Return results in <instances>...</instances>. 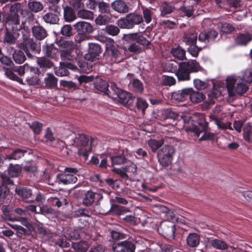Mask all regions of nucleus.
<instances>
[{"label": "nucleus", "mask_w": 252, "mask_h": 252, "mask_svg": "<svg viewBox=\"0 0 252 252\" xmlns=\"http://www.w3.org/2000/svg\"><path fill=\"white\" fill-rule=\"evenodd\" d=\"M178 69L175 74L179 81L190 80V73L201 71L202 68L195 60H189L187 62H181L178 64Z\"/></svg>", "instance_id": "obj_1"}, {"label": "nucleus", "mask_w": 252, "mask_h": 252, "mask_svg": "<svg viewBox=\"0 0 252 252\" xmlns=\"http://www.w3.org/2000/svg\"><path fill=\"white\" fill-rule=\"evenodd\" d=\"M226 87L229 97L236 95H242L248 90L246 84L241 81L237 75H231L227 76L225 79Z\"/></svg>", "instance_id": "obj_2"}, {"label": "nucleus", "mask_w": 252, "mask_h": 252, "mask_svg": "<svg viewBox=\"0 0 252 252\" xmlns=\"http://www.w3.org/2000/svg\"><path fill=\"white\" fill-rule=\"evenodd\" d=\"M197 38V34L192 31L186 32L183 37V41L186 45H189L188 52L193 57H197L199 52L202 49V44L199 42L198 45L196 44Z\"/></svg>", "instance_id": "obj_3"}, {"label": "nucleus", "mask_w": 252, "mask_h": 252, "mask_svg": "<svg viewBox=\"0 0 252 252\" xmlns=\"http://www.w3.org/2000/svg\"><path fill=\"white\" fill-rule=\"evenodd\" d=\"M39 234L44 241H52L56 245L62 248H67L70 246L69 243L64 240V239L57 236L56 234L50 231L43 227L39 226L38 228Z\"/></svg>", "instance_id": "obj_4"}, {"label": "nucleus", "mask_w": 252, "mask_h": 252, "mask_svg": "<svg viewBox=\"0 0 252 252\" xmlns=\"http://www.w3.org/2000/svg\"><path fill=\"white\" fill-rule=\"evenodd\" d=\"M70 137L73 140L72 145L83 147L78 150V153L85 157H87L89 153L92 149L91 146L89 145V137L84 134H80L75 137V134L73 133L70 135Z\"/></svg>", "instance_id": "obj_5"}, {"label": "nucleus", "mask_w": 252, "mask_h": 252, "mask_svg": "<svg viewBox=\"0 0 252 252\" xmlns=\"http://www.w3.org/2000/svg\"><path fill=\"white\" fill-rule=\"evenodd\" d=\"M143 21V18L141 15L130 13L126 15L125 18L120 19L118 25L121 28L130 29L135 25L140 24Z\"/></svg>", "instance_id": "obj_6"}, {"label": "nucleus", "mask_w": 252, "mask_h": 252, "mask_svg": "<svg viewBox=\"0 0 252 252\" xmlns=\"http://www.w3.org/2000/svg\"><path fill=\"white\" fill-rule=\"evenodd\" d=\"M175 149L172 146L165 145L158 152V161L163 167L169 165L172 162Z\"/></svg>", "instance_id": "obj_7"}, {"label": "nucleus", "mask_w": 252, "mask_h": 252, "mask_svg": "<svg viewBox=\"0 0 252 252\" xmlns=\"http://www.w3.org/2000/svg\"><path fill=\"white\" fill-rule=\"evenodd\" d=\"M110 89L116 94L119 98V101L126 106H129L132 103V95L129 92L124 91L118 87L117 85L113 82L110 83Z\"/></svg>", "instance_id": "obj_8"}, {"label": "nucleus", "mask_w": 252, "mask_h": 252, "mask_svg": "<svg viewBox=\"0 0 252 252\" xmlns=\"http://www.w3.org/2000/svg\"><path fill=\"white\" fill-rule=\"evenodd\" d=\"M78 172L76 168L66 167L63 173L57 175V179L63 185L75 183L77 181Z\"/></svg>", "instance_id": "obj_9"}, {"label": "nucleus", "mask_w": 252, "mask_h": 252, "mask_svg": "<svg viewBox=\"0 0 252 252\" xmlns=\"http://www.w3.org/2000/svg\"><path fill=\"white\" fill-rule=\"evenodd\" d=\"M105 56L111 61V63H118L123 60L122 54L118 48L110 43L105 44Z\"/></svg>", "instance_id": "obj_10"}, {"label": "nucleus", "mask_w": 252, "mask_h": 252, "mask_svg": "<svg viewBox=\"0 0 252 252\" xmlns=\"http://www.w3.org/2000/svg\"><path fill=\"white\" fill-rule=\"evenodd\" d=\"M3 20L6 26L8 25L14 31L21 29L20 18L17 13L7 12L3 15Z\"/></svg>", "instance_id": "obj_11"}, {"label": "nucleus", "mask_w": 252, "mask_h": 252, "mask_svg": "<svg viewBox=\"0 0 252 252\" xmlns=\"http://www.w3.org/2000/svg\"><path fill=\"white\" fill-rule=\"evenodd\" d=\"M63 48L61 51V58L63 61H72L74 57L72 51L74 48V44L72 41H66L63 43Z\"/></svg>", "instance_id": "obj_12"}, {"label": "nucleus", "mask_w": 252, "mask_h": 252, "mask_svg": "<svg viewBox=\"0 0 252 252\" xmlns=\"http://www.w3.org/2000/svg\"><path fill=\"white\" fill-rule=\"evenodd\" d=\"M218 36V32L213 30L207 32H201L198 36L199 42L202 44V49L205 48L207 43L213 41Z\"/></svg>", "instance_id": "obj_13"}, {"label": "nucleus", "mask_w": 252, "mask_h": 252, "mask_svg": "<svg viewBox=\"0 0 252 252\" xmlns=\"http://www.w3.org/2000/svg\"><path fill=\"white\" fill-rule=\"evenodd\" d=\"M135 246L130 241H124L113 245V252H134Z\"/></svg>", "instance_id": "obj_14"}, {"label": "nucleus", "mask_w": 252, "mask_h": 252, "mask_svg": "<svg viewBox=\"0 0 252 252\" xmlns=\"http://www.w3.org/2000/svg\"><path fill=\"white\" fill-rule=\"evenodd\" d=\"M23 49L28 56H31V52L38 51L39 50L38 45L34 42L31 38L28 37L23 34V43L22 45Z\"/></svg>", "instance_id": "obj_15"}, {"label": "nucleus", "mask_w": 252, "mask_h": 252, "mask_svg": "<svg viewBox=\"0 0 252 252\" xmlns=\"http://www.w3.org/2000/svg\"><path fill=\"white\" fill-rule=\"evenodd\" d=\"M209 118L211 121L213 122L217 125L219 129L225 130L227 129L232 130L231 123L229 122L225 121L222 117H218L215 114H210Z\"/></svg>", "instance_id": "obj_16"}, {"label": "nucleus", "mask_w": 252, "mask_h": 252, "mask_svg": "<svg viewBox=\"0 0 252 252\" xmlns=\"http://www.w3.org/2000/svg\"><path fill=\"white\" fill-rule=\"evenodd\" d=\"M75 31L78 33L87 34L93 32L94 28L89 23L85 21H80L74 25Z\"/></svg>", "instance_id": "obj_17"}, {"label": "nucleus", "mask_w": 252, "mask_h": 252, "mask_svg": "<svg viewBox=\"0 0 252 252\" xmlns=\"http://www.w3.org/2000/svg\"><path fill=\"white\" fill-rule=\"evenodd\" d=\"M13 70L17 73L20 76H23L25 73H33L35 74H39L40 71L37 67H34L29 65L27 63L24 64L22 66H14L12 68Z\"/></svg>", "instance_id": "obj_18"}, {"label": "nucleus", "mask_w": 252, "mask_h": 252, "mask_svg": "<svg viewBox=\"0 0 252 252\" xmlns=\"http://www.w3.org/2000/svg\"><path fill=\"white\" fill-rule=\"evenodd\" d=\"M52 10H54L56 14L52 12H49L45 14L43 16V20L47 23L51 24H55L57 23L59 21V17L58 14H60L61 11L60 8L58 6H53Z\"/></svg>", "instance_id": "obj_19"}, {"label": "nucleus", "mask_w": 252, "mask_h": 252, "mask_svg": "<svg viewBox=\"0 0 252 252\" xmlns=\"http://www.w3.org/2000/svg\"><path fill=\"white\" fill-rule=\"evenodd\" d=\"M111 205L110 208L108 210L106 214L113 213L116 215H121L128 211V209L125 207L119 206L115 204V200L113 198L110 200Z\"/></svg>", "instance_id": "obj_20"}, {"label": "nucleus", "mask_w": 252, "mask_h": 252, "mask_svg": "<svg viewBox=\"0 0 252 252\" xmlns=\"http://www.w3.org/2000/svg\"><path fill=\"white\" fill-rule=\"evenodd\" d=\"M111 6L112 8L120 13H126L128 11V6L126 3L122 0H116L113 1Z\"/></svg>", "instance_id": "obj_21"}, {"label": "nucleus", "mask_w": 252, "mask_h": 252, "mask_svg": "<svg viewBox=\"0 0 252 252\" xmlns=\"http://www.w3.org/2000/svg\"><path fill=\"white\" fill-rule=\"evenodd\" d=\"M189 92L188 93V97H189L191 101L193 103H199L203 101L205 98V95L202 93L195 91L191 88H188Z\"/></svg>", "instance_id": "obj_22"}, {"label": "nucleus", "mask_w": 252, "mask_h": 252, "mask_svg": "<svg viewBox=\"0 0 252 252\" xmlns=\"http://www.w3.org/2000/svg\"><path fill=\"white\" fill-rule=\"evenodd\" d=\"M180 1L181 4L179 7H177V9L180 10L185 16L188 17H193L194 9L193 5H185L186 0H180Z\"/></svg>", "instance_id": "obj_23"}, {"label": "nucleus", "mask_w": 252, "mask_h": 252, "mask_svg": "<svg viewBox=\"0 0 252 252\" xmlns=\"http://www.w3.org/2000/svg\"><path fill=\"white\" fill-rule=\"evenodd\" d=\"M200 236L196 233H189L186 238V244L190 248H196L199 244Z\"/></svg>", "instance_id": "obj_24"}, {"label": "nucleus", "mask_w": 252, "mask_h": 252, "mask_svg": "<svg viewBox=\"0 0 252 252\" xmlns=\"http://www.w3.org/2000/svg\"><path fill=\"white\" fill-rule=\"evenodd\" d=\"M33 36L36 39L41 40L45 38L47 35L46 31L41 26H34L32 28Z\"/></svg>", "instance_id": "obj_25"}, {"label": "nucleus", "mask_w": 252, "mask_h": 252, "mask_svg": "<svg viewBox=\"0 0 252 252\" xmlns=\"http://www.w3.org/2000/svg\"><path fill=\"white\" fill-rule=\"evenodd\" d=\"M32 153L31 149L25 150L17 149L14 150L11 155L6 156L7 158L9 159H18L25 155H30Z\"/></svg>", "instance_id": "obj_26"}, {"label": "nucleus", "mask_w": 252, "mask_h": 252, "mask_svg": "<svg viewBox=\"0 0 252 252\" xmlns=\"http://www.w3.org/2000/svg\"><path fill=\"white\" fill-rule=\"evenodd\" d=\"M72 65L69 63L60 62V65L59 68H55V73L57 76H65L69 74L68 68H72Z\"/></svg>", "instance_id": "obj_27"}, {"label": "nucleus", "mask_w": 252, "mask_h": 252, "mask_svg": "<svg viewBox=\"0 0 252 252\" xmlns=\"http://www.w3.org/2000/svg\"><path fill=\"white\" fill-rule=\"evenodd\" d=\"M208 242L213 248L216 249L224 251L228 249V245L221 239L210 238Z\"/></svg>", "instance_id": "obj_28"}, {"label": "nucleus", "mask_w": 252, "mask_h": 252, "mask_svg": "<svg viewBox=\"0 0 252 252\" xmlns=\"http://www.w3.org/2000/svg\"><path fill=\"white\" fill-rule=\"evenodd\" d=\"M252 39V35L248 33L238 35L235 39V43L240 46L247 45Z\"/></svg>", "instance_id": "obj_29"}, {"label": "nucleus", "mask_w": 252, "mask_h": 252, "mask_svg": "<svg viewBox=\"0 0 252 252\" xmlns=\"http://www.w3.org/2000/svg\"><path fill=\"white\" fill-rule=\"evenodd\" d=\"M241 81L244 82L249 88V85L252 83V69H248L241 72V74L237 75Z\"/></svg>", "instance_id": "obj_30"}, {"label": "nucleus", "mask_w": 252, "mask_h": 252, "mask_svg": "<svg viewBox=\"0 0 252 252\" xmlns=\"http://www.w3.org/2000/svg\"><path fill=\"white\" fill-rule=\"evenodd\" d=\"M189 90L188 88H185L174 92L171 94V98L177 101H183L188 98L187 92H189Z\"/></svg>", "instance_id": "obj_31"}, {"label": "nucleus", "mask_w": 252, "mask_h": 252, "mask_svg": "<svg viewBox=\"0 0 252 252\" xmlns=\"http://www.w3.org/2000/svg\"><path fill=\"white\" fill-rule=\"evenodd\" d=\"M42 49L45 55L52 58H56L59 52L58 49L53 44H46L43 46Z\"/></svg>", "instance_id": "obj_32"}, {"label": "nucleus", "mask_w": 252, "mask_h": 252, "mask_svg": "<svg viewBox=\"0 0 252 252\" xmlns=\"http://www.w3.org/2000/svg\"><path fill=\"white\" fill-rule=\"evenodd\" d=\"M84 235L85 234L82 228H77L73 232H66L64 234V237L67 239L72 241L81 239L84 237Z\"/></svg>", "instance_id": "obj_33"}, {"label": "nucleus", "mask_w": 252, "mask_h": 252, "mask_svg": "<svg viewBox=\"0 0 252 252\" xmlns=\"http://www.w3.org/2000/svg\"><path fill=\"white\" fill-rule=\"evenodd\" d=\"M89 53L93 59H97L101 53V48L97 44L88 43Z\"/></svg>", "instance_id": "obj_34"}, {"label": "nucleus", "mask_w": 252, "mask_h": 252, "mask_svg": "<svg viewBox=\"0 0 252 252\" xmlns=\"http://www.w3.org/2000/svg\"><path fill=\"white\" fill-rule=\"evenodd\" d=\"M16 193L22 198L25 199H28L27 202L33 201V198H32V192L30 189L22 188L17 189H15Z\"/></svg>", "instance_id": "obj_35"}, {"label": "nucleus", "mask_w": 252, "mask_h": 252, "mask_svg": "<svg viewBox=\"0 0 252 252\" xmlns=\"http://www.w3.org/2000/svg\"><path fill=\"white\" fill-rule=\"evenodd\" d=\"M170 53L175 59L178 60H184L186 59L185 50L180 46L172 48Z\"/></svg>", "instance_id": "obj_36"}, {"label": "nucleus", "mask_w": 252, "mask_h": 252, "mask_svg": "<svg viewBox=\"0 0 252 252\" xmlns=\"http://www.w3.org/2000/svg\"><path fill=\"white\" fill-rule=\"evenodd\" d=\"M72 247L76 252H86L89 244L86 241L73 243Z\"/></svg>", "instance_id": "obj_37"}, {"label": "nucleus", "mask_w": 252, "mask_h": 252, "mask_svg": "<svg viewBox=\"0 0 252 252\" xmlns=\"http://www.w3.org/2000/svg\"><path fill=\"white\" fill-rule=\"evenodd\" d=\"M64 18L65 21L70 22L75 20L76 16L73 10L70 7L66 6L63 8Z\"/></svg>", "instance_id": "obj_38"}, {"label": "nucleus", "mask_w": 252, "mask_h": 252, "mask_svg": "<svg viewBox=\"0 0 252 252\" xmlns=\"http://www.w3.org/2000/svg\"><path fill=\"white\" fill-rule=\"evenodd\" d=\"M46 86L49 88L55 87L57 85V79L52 73H47L44 78Z\"/></svg>", "instance_id": "obj_39"}, {"label": "nucleus", "mask_w": 252, "mask_h": 252, "mask_svg": "<svg viewBox=\"0 0 252 252\" xmlns=\"http://www.w3.org/2000/svg\"><path fill=\"white\" fill-rule=\"evenodd\" d=\"M37 63L39 68L42 69V71L50 68L53 65V63L49 59L46 58H40L38 59L37 60Z\"/></svg>", "instance_id": "obj_40"}, {"label": "nucleus", "mask_w": 252, "mask_h": 252, "mask_svg": "<svg viewBox=\"0 0 252 252\" xmlns=\"http://www.w3.org/2000/svg\"><path fill=\"white\" fill-rule=\"evenodd\" d=\"M28 8L32 12L37 13L43 9V4L38 1L30 0L28 3Z\"/></svg>", "instance_id": "obj_41"}, {"label": "nucleus", "mask_w": 252, "mask_h": 252, "mask_svg": "<svg viewBox=\"0 0 252 252\" xmlns=\"http://www.w3.org/2000/svg\"><path fill=\"white\" fill-rule=\"evenodd\" d=\"M111 165H121L126 163L127 160L123 155L111 156L110 157Z\"/></svg>", "instance_id": "obj_42"}, {"label": "nucleus", "mask_w": 252, "mask_h": 252, "mask_svg": "<svg viewBox=\"0 0 252 252\" xmlns=\"http://www.w3.org/2000/svg\"><path fill=\"white\" fill-rule=\"evenodd\" d=\"M110 82L109 84L104 80H100L95 83V86L97 90L98 91L103 92L104 94L109 95V92L110 91L108 89V87L110 88Z\"/></svg>", "instance_id": "obj_43"}, {"label": "nucleus", "mask_w": 252, "mask_h": 252, "mask_svg": "<svg viewBox=\"0 0 252 252\" xmlns=\"http://www.w3.org/2000/svg\"><path fill=\"white\" fill-rule=\"evenodd\" d=\"M208 123L205 121L200 122L198 126H193V132L197 136H199L201 133L204 132L208 127Z\"/></svg>", "instance_id": "obj_44"}, {"label": "nucleus", "mask_w": 252, "mask_h": 252, "mask_svg": "<svg viewBox=\"0 0 252 252\" xmlns=\"http://www.w3.org/2000/svg\"><path fill=\"white\" fill-rule=\"evenodd\" d=\"M79 9L77 11V16L78 17L84 19H92L94 18V13L93 12L82 8Z\"/></svg>", "instance_id": "obj_45"}, {"label": "nucleus", "mask_w": 252, "mask_h": 252, "mask_svg": "<svg viewBox=\"0 0 252 252\" xmlns=\"http://www.w3.org/2000/svg\"><path fill=\"white\" fill-rule=\"evenodd\" d=\"M13 58L16 63L21 64L24 62L26 57L22 51L16 50L13 54Z\"/></svg>", "instance_id": "obj_46"}, {"label": "nucleus", "mask_w": 252, "mask_h": 252, "mask_svg": "<svg viewBox=\"0 0 252 252\" xmlns=\"http://www.w3.org/2000/svg\"><path fill=\"white\" fill-rule=\"evenodd\" d=\"M175 9V7L172 3L164 2L160 8L161 15H165L170 14L172 13Z\"/></svg>", "instance_id": "obj_47"}, {"label": "nucleus", "mask_w": 252, "mask_h": 252, "mask_svg": "<svg viewBox=\"0 0 252 252\" xmlns=\"http://www.w3.org/2000/svg\"><path fill=\"white\" fill-rule=\"evenodd\" d=\"M94 192L92 190L88 191L85 194L83 202L84 204L89 206L94 202Z\"/></svg>", "instance_id": "obj_48"}, {"label": "nucleus", "mask_w": 252, "mask_h": 252, "mask_svg": "<svg viewBox=\"0 0 252 252\" xmlns=\"http://www.w3.org/2000/svg\"><path fill=\"white\" fill-rule=\"evenodd\" d=\"M130 87H132L134 90L137 92L141 93L143 91L142 83L137 79H133L129 83Z\"/></svg>", "instance_id": "obj_49"}, {"label": "nucleus", "mask_w": 252, "mask_h": 252, "mask_svg": "<svg viewBox=\"0 0 252 252\" xmlns=\"http://www.w3.org/2000/svg\"><path fill=\"white\" fill-rule=\"evenodd\" d=\"M136 106L138 110L142 111V113H144L146 109L148 106V103L145 99L140 97H138L137 98Z\"/></svg>", "instance_id": "obj_50"}, {"label": "nucleus", "mask_w": 252, "mask_h": 252, "mask_svg": "<svg viewBox=\"0 0 252 252\" xmlns=\"http://www.w3.org/2000/svg\"><path fill=\"white\" fill-rule=\"evenodd\" d=\"M148 144L152 151L155 152L163 144V140L162 139L159 140L150 139L148 141Z\"/></svg>", "instance_id": "obj_51"}, {"label": "nucleus", "mask_w": 252, "mask_h": 252, "mask_svg": "<svg viewBox=\"0 0 252 252\" xmlns=\"http://www.w3.org/2000/svg\"><path fill=\"white\" fill-rule=\"evenodd\" d=\"M177 66H178V64L177 62L174 61L168 62L164 64V69L167 72H176Z\"/></svg>", "instance_id": "obj_52"}, {"label": "nucleus", "mask_w": 252, "mask_h": 252, "mask_svg": "<svg viewBox=\"0 0 252 252\" xmlns=\"http://www.w3.org/2000/svg\"><path fill=\"white\" fill-rule=\"evenodd\" d=\"M38 74L34 73V75H31L26 78V82L30 86H35L39 83L40 79L38 76Z\"/></svg>", "instance_id": "obj_53"}, {"label": "nucleus", "mask_w": 252, "mask_h": 252, "mask_svg": "<svg viewBox=\"0 0 252 252\" xmlns=\"http://www.w3.org/2000/svg\"><path fill=\"white\" fill-rule=\"evenodd\" d=\"M9 175L11 177L18 176L21 172V169L18 165H11L8 169Z\"/></svg>", "instance_id": "obj_54"}, {"label": "nucleus", "mask_w": 252, "mask_h": 252, "mask_svg": "<svg viewBox=\"0 0 252 252\" xmlns=\"http://www.w3.org/2000/svg\"><path fill=\"white\" fill-rule=\"evenodd\" d=\"M194 87L198 90H204L208 87V83L206 81H203L199 79H195L193 80Z\"/></svg>", "instance_id": "obj_55"}, {"label": "nucleus", "mask_w": 252, "mask_h": 252, "mask_svg": "<svg viewBox=\"0 0 252 252\" xmlns=\"http://www.w3.org/2000/svg\"><path fill=\"white\" fill-rule=\"evenodd\" d=\"M4 41L9 44H14L16 41V38L13 34L9 31L7 29L5 31Z\"/></svg>", "instance_id": "obj_56"}, {"label": "nucleus", "mask_w": 252, "mask_h": 252, "mask_svg": "<svg viewBox=\"0 0 252 252\" xmlns=\"http://www.w3.org/2000/svg\"><path fill=\"white\" fill-rule=\"evenodd\" d=\"M105 31L108 34L112 36L117 35L120 32V30L117 26L111 25L107 26Z\"/></svg>", "instance_id": "obj_57"}, {"label": "nucleus", "mask_w": 252, "mask_h": 252, "mask_svg": "<svg viewBox=\"0 0 252 252\" xmlns=\"http://www.w3.org/2000/svg\"><path fill=\"white\" fill-rule=\"evenodd\" d=\"M244 139L251 142L252 141V126H249L244 128Z\"/></svg>", "instance_id": "obj_58"}, {"label": "nucleus", "mask_w": 252, "mask_h": 252, "mask_svg": "<svg viewBox=\"0 0 252 252\" xmlns=\"http://www.w3.org/2000/svg\"><path fill=\"white\" fill-rule=\"evenodd\" d=\"M109 17L106 15H99L95 20L96 24L100 26L106 25L109 21Z\"/></svg>", "instance_id": "obj_59"}, {"label": "nucleus", "mask_w": 252, "mask_h": 252, "mask_svg": "<svg viewBox=\"0 0 252 252\" xmlns=\"http://www.w3.org/2000/svg\"><path fill=\"white\" fill-rule=\"evenodd\" d=\"M143 19L147 24L151 22L152 18V12L148 8H144L143 10Z\"/></svg>", "instance_id": "obj_60"}, {"label": "nucleus", "mask_w": 252, "mask_h": 252, "mask_svg": "<svg viewBox=\"0 0 252 252\" xmlns=\"http://www.w3.org/2000/svg\"><path fill=\"white\" fill-rule=\"evenodd\" d=\"M61 33L65 36H70L72 34V28L70 25H64L61 29Z\"/></svg>", "instance_id": "obj_61"}, {"label": "nucleus", "mask_w": 252, "mask_h": 252, "mask_svg": "<svg viewBox=\"0 0 252 252\" xmlns=\"http://www.w3.org/2000/svg\"><path fill=\"white\" fill-rule=\"evenodd\" d=\"M136 42L145 47L150 44V42L144 36L138 33H137Z\"/></svg>", "instance_id": "obj_62"}, {"label": "nucleus", "mask_w": 252, "mask_h": 252, "mask_svg": "<svg viewBox=\"0 0 252 252\" xmlns=\"http://www.w3.org/2000/svg\"><path fill=\"white\" fill-rule=\"evenodd\" d=\"M90 36L87 34L77 33L74 37V40L76 43H81L85 40H88Z\"/></svg>", "instance_id": "obj_63"}, {"label": "nucleus", "mask_w": 252, "mask_h": 252, "mask_svg": "<svg viewBox=\"0 0 252 252\" xmlns=\"http://www.w3.org/2000/svg\"><path fill=\"white\" fill-rule=\"evenodd\" d=\"M127 165L125 166V171L127 172L134 174L137 171V166L133 163L128 161L126 163Z\"/></svg>", "instance_id": "obj_64"}]
</instances>
